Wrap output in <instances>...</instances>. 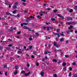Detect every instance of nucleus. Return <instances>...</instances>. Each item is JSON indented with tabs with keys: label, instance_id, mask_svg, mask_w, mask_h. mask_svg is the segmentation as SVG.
Returning a JSON list of instances; mask_svg holds the SVG:
<instances>
[{
	"label": "nucleus",
	"instance_id": "f257e3e1",
	"mask_svg": "<svg viewBox=\"0 0 77 77\" xmlns=\"http://www.w3.org/2000/svg\"><path fill=\"white\" fill-rule=\"evenodd\" d=\"M54 46H55L56 47H57V48H59V47H60L59 45L58 44H57V43L56 42H54Z\"/></svg>",
	"mask_w": 77,
	"mask_h": 77
},
{
	"label": "nucleus",
	"instance_id": "f03ea898",
	"mask_svg": "<svg viewBox=\"0 0 77 77\" xmlns=\"http://www.w3.org/2000/svg\"><path fill=\"white\" fill-rule=\"evenodd\" d=\"M32 46H28V48H27V49H26V51H30V49H31L32 48Z\"/></svg>",
	"mask_w": 77,
	"mask_h": 77
},
{
	"label": "nucleus",
	"instance_id": "7ed1b4c3",
	"mask_svg": "<svg viewBox=\"0 0 77 77\" xmlns=\"http://www.w3.org/2000/svg\"><path fill=\"white\" fill-rule=\"evenodd\" d=\"M17 12H18V11L17 10L14 11L12 12L13 14H15L16 13H17Z\"/></svg>",
	"mask_w": 77,
	"mask_h": 77
},
{
	"label": "nucleus",
	"instance_id": "20e7f679",
	"mask_svg": "<svg viewBox=\"0 0 77 77\" xmlns=\"http://www.w3.org/2000/svg\"><path fill=\"white\" fill-rule=\"evenodd\" d=\"M5 3L6 5H10V4H11V3H10L9 2L7 1H5Z\"/></svg>",
	"mask_w": 77,
	"mask_h": 77
},
{
	"label": "nucleus",
	"instance_id": "39448f33",
	"mask_svg": "<svg viewBox=\"0 0 77 77\" xmlns=\"http://www.w3.org/2000/svg\"><path fill=\"white\" fill-rule=\"evenodd\" d=\"M63 66H65L66 65V63L65 62H63L62 63Z\"/></svg>",
	"mask_w": 77,
	"mask_h": 77
},
{
	"label": "nucleus",
	"instance_id": "423d86ee",
	"mask_svg": "<svg viewBox=\"0 0 77 77\" xmlns=\"http://www.w3.org/2000/svg\"><path fill=\"white\" fill-rule=\"evenodd\" d=\"M67 20H71V21L72 20V17H69L67 18Z\"/></svg>",
	"mask_w": 77,
	"mask_h": 77
},
{
	"label": "nucleus",
	"instance_id": "0eeeda50",
	"mask_svg": "<svg viewBox=\"0 0 77 77\" xmlns=\"http://www.w3.org/2000/svg\"><path fill=\"white\" fill-rule=\"evenodd\" d=\"M40 75L41 76H43L44 75V73L42 72H41L40 73Z\"/></svg>",
	"mask_w": 77,
	"mask_h": 77
},
{
	"label": "nucleus",
	"instance_id": "6e6552de",
	"mask_svg": "<svg viewBox=\"0 0 77 77\" xmlns=\"http://www.w3.org/2000/svg\"><path fill=\"white\" fill-rule=\"evenodd\" d=\"M30 74V72H29L27 74L25 73V75L26 76H28L29 75V74Z\"/></svg>",
	"mask_w": 77,
	"mask_h": 77
},
{
	"label": "nucleus",
	"instance_id": "1a4fd4ad",
	"mask_svg": "<svg viewBox=\"0 0 77 77\" xmlns=\"http://www.w3.org/2000/svg\"><path fill=\"white\" fill-rule=\"evenodd\" d=\"M33 53L34 54H35V55H37V54H38V52H36L35 51H34L33 52Z\"/></svg>",
	"mask_w": 77,
	"mask_h": 77
},
{
	"label": "nucleus",
	"instance_id": "9d476101",
	"mask_svg": "<svg viewBox=\"0 0 77 77\" xmlns=\"http://www.w3.org/2000/svg\"><path fill=\"white\" fill-rule=\"evenodd\" d=\"M21 73L22 74H25V73H26V72L24 70H23L21 71Z\"/></svg>",
	"mask_w": 77,
	"mask_h": 77
},
{
	"label": "nucleus",
	"instance_id": "9b49d317",
	"mask_svg": "<svg viewBox=\"0 0 77 77\" xmlns=\"http://www.w3.org/2000/svg\"><path fill=\"white\" fill-rule=\"evenodd\" d=\"M73 24V22H68V24L69 25V24Z\"/></svg>",
	"mask_w": 77,
	"mask_h": 77
},
{
	"label": "nucleus",
	"instance_id": "f8f14e48",
	"mask_svg": "<svg viewBox=\"0 0 77 77\" xmlns=\"http://www.w3.org/2000/svg\"><path fill=\"white\" fill-rule=\"evenodd\" d=\"M13 8L14 9H16L17 8V5H14L13 6Z\"/></svg>",
	"mask_w": 77,
	"mask_h": 77
},
{
	"label": "nucleus",
	"instance_id": "ddd939ff",
	"mask_svg": "<svg viewBox=\"0 0 77 77\" xmlns=\"http://www.w3.org/2000/svg\"><path fill=\"white\" fill-rule=\"evenodd\" d=\"M18 73V72L16 70H15V72H14V74L16 75Z\"/></svg>",
	"mask_w": 77,
	"mask_h": 77
},
{
	"label": "nucleus",
	"instance_id": "4468645a",
	"mask_svg": "<svg viewBox=\"0 0 77 77\" xmlns=\"http://www.w3.org/2000/svg\"><path fill=\"white\" fill-rule=\"evenodd\" d=\"M72 65L73 66H75V65H76V63L75 62H73L72 63Z\"/></svg>",
	"mask_w": 77,
	"mask_h": 77
},
{
	"label": "nucleus",
	"instance_id": "2eb2a0df",
	"mask_svg": "<svg viewBox=\"0 0 77 77\" xmlns=\"http://www.w3.org/2000/svg\"><path fill=\"white\" fill-rule=\"evenodd\" d=\"M18 54H23V53L21 51H17Z\"/></svg>",
	"mask_w": 77,
	"mask_h": 77
},
{
	"label": "nucleus",
	"instance_id": "dca6fc26",
	"mask_svg": "<svg viewBox=\"0 0 77 77\" xmlns=\"http://www.w3.org/2000/svg\"><path fill=\"white\" fill-rule=\"evenodd\" d=\"M51 20L52 21H56V19L53 18H51Z\"/></svg>",
	"mask_w": 77,
	"mask_h": 77
},
{
	"label": "nucleus",
	"instance_id": "f3484780",
	"mask_svg": "<svg viewBox=\"0 0 77 77\" xmlns=\"http://www.w3.org/2000/svg\"><path fill=\"white\" fill-rule=\"evenodd\" d=\"M63 41H64V38H61L60 39V41L61 42H62Z\"/></svg>",
	"mask_w": 77,
	"mask_h": 77
},
{
	"label": "nucleus",
	"instance_id": "a211bd4d",
	"mask_svg": "<svg viewBox=\"0 0 77 77\" xmlns=\"http://www.w3.org/2000/svg\"><path fill=\"white\" fill-rule=\"evenodd\" d=\"M23 28L24 29H28V28L26 26H23Z\"/></svg>",
	"mask_w": 77,
	"mask_h": 77
},
{
	"label": "nucleus",
	"instance_id": "6ab92c4d",
	"mask_svg": "<svg viewBox=\"0 0 77 77\" xmlns=\"http://www.w3.org/2000/svg\"><path fill=\"white\" fill-rule=\"evenodd\" d=\"M45 10H48V11H50V10H51V8H48L45 9Z\"/></svg>",
	"mask_w": 77,
	"mask_h": 77
},
{
	"label": "nucleus",
	"instance_id": "aec40b11",
	"mask_svg": "<svg viewBox=\"0 0 77 77\" xmlns=\"http://www.w3.org/2000/svg\"><path fill=\"white\" fill-rule=\"evenodd\" d=\"M11 29H12V28H11L10 29H9L8 30H9V32H12V31H13V30H11Z\"/></svg>",
	"mask_w": 77,
	"mask_h": 77
},
{
	"label": "nucleus",
	"instance_id": "412c9836",
	"mask_svg": "<svg viewBox=\"0 0 77 77\" xmlns=\"http://www.w3.org/2000/svg\"><path fill=\"white\" fill-rule=\"evenodd\" d=\"M61 33L62 34L60 33V34L61 35V36H65V35L63 34V32H62Z\"/></svg>",
	"mask_w": 77,
	"mask_h": 77
},
{
	"label": "nucleus",
	"instance_id": "4be33fe9",
	"mask_svg": "<svg viewBox=\"0 0 77 77\" xmlns=\"http://www.w3.org/2000/svg\"><path fill=\"white\" fill-rule=\"evenodd\" d=\"M22 5H23V6H26V3L23 2L22 3Z\"/></svg>",
	"mask_w": 77,
	"mask_h": 77
},
{
	"label": "nucleus",
	"instance_id": "5701e85b",
	"mask_svg": "<svg viewBox=\"0 0 77 77\" xmlns=\"http://www.w3.org/2000/svg\"><path fill=\"white\" fill-rule=\"evenodd\" d=\"M18 66H15V68L16 69H18Z\"/></svg>",
	"mask_w": 77,
	"mask_h": 77
},
{
	"label": "nucleus",
	"instance_id": "b1692460",
	"mask_svg": "<svg viewBox=\"0 0 77 77\" xmlns=\"http://www.w3.org/2000/svg\"><path fill=\"white\" fill-rule=\"evenodd\" d=\"M74 9H75V10H77V6H75L74 7Z\"/></svg>",
	"mask_w": 77,
	"mask_h": 77
},
{
	"label": "nucleus",
	"instance_id": "393cba45",
	"mask_svg": "<svg viewBox=\"0 0 77 77\" xmlns=\"http://www.w3.org/2000/svg\"><path fill=\"white\" fill-rule=\"evenodd\" d=\"M50 53L49 51H48L47 52H45V54H48V53Z\"/></svg>",
	"mask_w": 77,
	"mask_h": 77
},
{
	"label": "nucleus",
	"instance_id": "a878e982",
	"mask_svg": "<svg viewBox=\"0 0 77 77\" xmlns=\"http://www.w3.org/2000/svg\"><path fill=\"white\" fill-rule=\"evenodd\" d=\"M73 27V26L70 25V27L69 29H72Z\"/></svg>",
	"mask_w": 77,
	"mask_h": 77
},
{
	"label": "nucleus",
	"instance_id": "bb28decb",
	"mask_svg": "<svg viewBox=\"0 0 77 77\" xmlns=\"http://www.w3.org/2000/svg\"><path fill=\"white\" fill-rule=\"evenodd\" d=\"M65 57H66V58H68L69 57V55H65Z\"/></svg>",
	"mask_w": 77,
	"mask_h": 77
},
{
	"label": "nucleus",
	"instance_id": "cd10ccee",
	"mask_svg": "<svg viewBox=\"0 0 77 77\" xmlns=\"http://www.w3.org/2000/svg\"><path fill=\"white\" fill-rule=\"evenodd\" d=\"M72 12V10L71 9H70L69 10V12H70V13H71V12Z\"/></svg>",
	"mask_w": 77,
	"mask_h": 77
},
{
	"label": "nucleus",
	"instance_id": "c85d7f7f",
	"mask_svg": "<svg viewBox=\"0 0 77 77\" xmlns=\"http://www.w3.org/2000/svg\"><path fill=\"white\" fill-rule=\"evenodd\" d=\"M52 61H53V62H57V60H56V59H54Z\"/></svg>",
	"mask_w": 77,
	"mask_h": 77
},
{
	"label": "nucleus",
	"instance_id": "c756f323",
	"mask_svg": "<svg viewBox=\"0 0 77 77\" xmlns=\"http://www.w3.org/2000/svg\"><path fill=\"white\" fill-rule=\"evenodd\" d=\"M32 36H30V37H30L29 38V40H30V41H32V38H31V37H32Z\"/></svg>",
	"mask_w": 77,
	"mask_h": 77
},
{
	"label": "nucleus",
	"instance_id": "7c9ffc66",
	"mask_svg": "<svg viewBox=\"0 0 77 77\" xmlns=\"http://www.w3.org/2000/svg\"><path fill=\"white\" fill-rule=\"evenodd\" d=\"M23 24H24V25H25L26 26H27V25L28 24V23H23Z\"/></svg>",
	"mask_w": 77,
	"mask_h": 77
},
{
	"label": "nucleus",
	"instance_id": "2f4dec72",
	"mask_svg": "<svg viewBox=\"0 0 77 77\" xmlns=\"http://www.w3.org/2000/svg\"><path fill=\"white\" fill-rule=\"evenodd\" d=\"M57 15L58 17H62V16L59 14H57Z\"/></svg>",
	"mask_w": 77,
	"mask_h": 77
},
{
	"label": "nucleus",
	"instance_id": "473e14b6",
	"mask_svg": "<svg viewBox=\"0 0 77 77\" xmlns=\"http://www.w3.org/2000/svg\"><path fill=\"white\" fill-rule=\"evenodd\" d=\"M60 31V29H57V32H59Z\"/></svg>",
	"mask_w": 77,
	"mask_h": 77
},
{
	"label": "nucleus",
	"instance_id": "72a5a7b5",
	"mask_svg": "<svg viewBox=\"0 0 77 77\" xmlns=\"http://www.w3.org/2000/svg\"><path fill=\"white\" fill-rule=\"evenodd\" d=\"M7 15H11V13H9V12H7Z\"/></svg>",
	"mask_w": 77,
	"mask_h": 77
},
{
	"label": "nucleus",
	"instance_id": "f704fd0d",
	"mask_svg": "<svg viewBox=\"0 0 77 77\" xmlns=\"http://www.w3.org/2000/svg\"><path fill=\"white\" fill-rule=\"evenodd\" d=\"M12 5V4H9L8 5H9V8H11V5Z\"/></svg>",
	"mask_w": 77,
	"mask_h": 77
},
{
	"label": "nucleus",
	"instance_id": "c9c22d12",
	"mask_svg": "<svg viewBox=\"0 0 77 77\" xmlns=\"http://www.w3.org/2000/svg\"><path fill=\"white\" fill-rule=\"evenodd\" d=\"M15 38H16L17 39H20V37H19V36H15Z\"/></svg>",
	"mask_w": 77,
	"mask_h": 77
},
{
	"label": "nucleus",
	"instance_id": "e433bc0d",
	"mask_svg": "<svg viewBox=\"0 0 77 77\" xmlns=\"http://www.w3.org/2000/svg\"><path fill=\"white\" fill-rule=\"evenodd\" d=\"M63 69L64 70V71H66V67H64V68H63Z\"/></svg>",
	"mask_w": 77,
	"mask_h": 77
},
{
	"label": "nucleus",
	"instance_id": "4c0bfd02",
	"mask_svg": "<svg viewBox=\"0 0 77 77\" xmlns=\"http://www.w3.org/2000/svg\"><path fill=\"white\" fill-rule=\"evenodd\" d=\"M54 35H57V37H60V36L59 35V34H55V33H54Z\"/></svg>",
	"mask_w": 77,
	"mask_h": 77
},
{
	"label": "nucleus",
	"instance_id": "58836bf2",
	"mask_svg": "<svg viewBox=\"0 0 77 77\" xmlns=\"http://www.w3.org/2000/svg\"><path fill=\"white\" fill-rule=\"evenodd\" d=\"M50 28V27H47V30H49Z\"/></svg>",
	"mask_w": 77,
	"mask_h": 77
},
{
	"label": "nucleus",
	"instance_id": "ea45409f",
	"mask_svg": "<svg viewBox=\"0 0 77 77\" xmlns=\"http://www.w3.org/2000/svg\"><path fill=\"white\" fill-rule=\"evenodd\" d=\"M54 77H57V75L56 74H55L54 75Z\"/></svg>",
	"mask_w": 77,
	"mask_h": 77
},
{
	"label": "nucleus",
	"instance_id": "a19ab883",
	"mask_svg": "<svg viewBox=\"0 0 77 77\" xmlns=\"http://www.w3.org/2000/svg\"><path fill=\"white\" fill-rule=\"evenodd\" d=\"M60 24H61V25H62L63 24V23L62 22H60Z\"/></svg>",
	"mask_w": 77,
	"mask_h": 77
},
{
	"label": "nucleus",
	"instance_id": "79ce46f5",
	"mask_svg": "<svg viewBox=\"0 0 77 77\" xmlns=\"http://www.w3.org/2000/svg\"><path fill=\"white\" fill-rule=\"evenodd\" d=\"M18 2H16L15 3V5H18Z\"/></svg>",
	"mask_w": 77,
	"mask_h": 77
},
{
	"label": "nucleus",
	"instance_id": "37998d69",
	"mask_svg": "<svg viewBox=\"0 0 77 77\" xmlns=\"http://www.w3.org/2000/svg\"><path fill=\"white\" fill-rule=\"evenodd\" d=\"M26 20H28V21H30V20H32V19H29V18H27Z\"/></svg>",
	"mask_w": 77,
	"mask_h": 77
},
{
	"label": "nucleus",
	"instance_id": "c03bdc74",
	"mask_svg": "<svg viewBox=\"0 0 77 77\" xmlns=\"http://www.w3.org/2000/svg\"><path fill=\"white\" fill-rule=\"evenodd\" d=\"M16 16H17V17H19L20 16V14H18V15H17Z\"/></svg>",
	"mask_w": 77,
	"mask_h": 77
},
{
	"label": "nucleus",
	"instance_id": "a18cd8bd",
	"mask_svg": "<svg viewBox=\"0 0 77 77\" xmlns=\"http://www.w3.org/2000/svg\"><path fill=\"white\" fill-rule=\"evenodd\" d=\"M61 19L63 20L64 19V17L63 16H61Z\"/></svg>",
	"mask_w": 77,
	"mask_h": 77
},
{
	"label": "nucleus",
	"instance_id": "49530a36",
	"mask_svg": "<svg viewBox=\"0 0 77 77\" xmlns=\"http://www.w3.org/2000/svg\"><path fill=\"white\" fill-rule=\"evenodd\" d=\"M7 68V66H6V65L4 66V68Z\"/></svg>",
	"mask_w": 77,
	"mask_h": 77
},
{
	"label": "nucleus",
	"instance_id": "de8ad7c7",
	"mask_svg": "<svg viewBox=\"0 0 77 77\" xmlns=\"http://www.w3.org/2000/svg\"><path fill=\"white\" fill-rule=\"evenodd\" d=\"M60 63H61V61H58V62H57V63H58V65H59V64H60Z\"/></svg>",
	"mask_w": 77,
	"mask_h": 77
},
{
	"label": "nucleus",
	"instance_id": "09e8293b",
	"mask_svg": "<svg viewBox=\"0 0 77 77\" xmlns=\"http://www.w3.org/2000/svg\"><path fill=\"white\" fill-rule=\"evenodd\" d=\"M66 32L68 33V34H69V31L68 30V31H66Z\"/></svg>",
	"mask_w": 77,
	"mask_h": 77
},
{
	"label": "nucleus",
	"instance_id": "8fccbe9b",
	"mask_svg": "<svg viewBox=\"0 0 77 77\" xmlns=\"http://www.w3.org/2000/svg\"><path fill=\"white\" fill-rule=\"evenodd\" d=\"M21 34V32L20 31H19L17 33L18 35H19V34Z\"/></svg>",
	"mask_w": 77,
	"mask_h": 77
},
{
	"label": "nucleus",
	"instance_id": "3c124183",
	"mask_svg": "<svg viewBox=\"0 0 77 77\" xmlns=\"http://www.w3.org/2000/svg\"><path fill=\"white\" fill-rule=\"evenodd\" d=\"M57 10H54V13H55V12H57Z\"/></svg>",
	"mask_w": 77,
	"mask_h": 77
},
{
	"label": "nucleus",
	"instance_id": "603ef678",
	"mask_svg": "<svg viewBox=\"0 0 77 77\" xmlns=\"http://www.w3.org/2000/svg\"><path fill=\"white\" fill-rule=\"evenodd\" d=\"M28 29V30H29V31H31V29H30V28H28V29Z\"/></svg>",
	"mask_w": 77,
	"mask_h": 77
},
{
	"label": "nucleus",
	"instance_id": "864d4df0",
	"mask_svg": "<svg viewBox=\"0 0 77 77\" xmlns=\"http://www.w3.org/2000/svg\"><path fill=\"white\" fill-rule=\"evenodd\" d=\"M5 75L6 76H7V72H5Z\"/></svg>",
	"mask_w": 77,
	"mask_h": 77
},
{
	"label": "nucleus",
	"instance_id": "5fc2aeb1",
	"mask_svg": "<svg viewBox=\"0 0 77 77\" xmlns=\"http://www.w3.org/2000/svg\"><path fill=\"white\" fill-rule=\"evenodd\" d=\"M71 73L70 72L69 73V76L70 77L71 76Z\"/></svg>",
	"mask_w": 77,
	"mask_h": 77
},
{
	"label": "nucleus",
	"instance_id": "6e6d98bb",
	"mask_svg": "<svg viewBox=\"0 0 77 77\" xmlns=\"http://www.w3.org/2000/svg\"><path fill=\"white\" fill-rule=\"evenodd\" d=\"M23 2H26V1L25 0H21Z\"/></svg>",
	"mask_w": 77,
	"mask_h": 77
},
{
	"label": "nucleus",
	"instance_id": "4d7b16f0",
	"mask_svg": "<svg viewBox=\"0 0 77 77\" xmlns=\"http://www.w3.org/2000/svg\"><path fill=\"white\" fill-rule=\"evenodd\" d=\"M35 35L37 36H39V34L38 33H35Z\"/></svg>",
	"mask_w": 77,
	"mask_h": 77
},
{
	"label": "nucleus",
	"instance_id": "13d9d810",
	"mask_svg": "<svg viewBox=\"0 0 77 77\" xmlns=\"http://www.w3.org/2000/svg\"><path fill=\"white\" fill-rule=\"evenodd\" d=\"M8 46V47H12V45H9Z\"/></svg>",
	"mask_w": 77,
	"mask_h": 77
},
{
	"label": "nucleus",
	"instance_id": "bf43d9fd",
	"mask_svg": "<svg viewBox=\"0 0 77 77\" xmlns=\"http://www.w3.org/2000/svg\"><path fill=\"white\" fill-rule=\"evenodd\" d=\"M3 48V47L2 46L0 47V50H2V48Z\"/></svg>",
	"mask_w": 77,
	"mask_h": 77
},
{
	"label": "nucleus",
	"instance_id": "052dcab7",
	"mask_svg": "<svg viewBox=\"0 0 77 77\" xmlns=\"http://www.w3.org/2000/svg\"><path fill=\"white\" fill-rule=\"evenodd\" d=\"M68 42H69V41L68 40H67L66 41V43H68Z\"/></svg>",
	"mask_w": 77,
	"mask_h": 77
},
{
	"label": "nucleus",
	"instance_id": "680f3d73",
	"mask_svg": "<svg viewBox=\"0 0 77 77\" xmlns=\"http://www.w3.org/2000/svg\"><path fill=\"white\" fill-rule=\"evenodd\" d=\"M70 71H71L72 70V68L71 67H70V69H69Z\"/></svg>",
	"mask_w": 77,
	"mask_h": 77
},
{
	"label": "nucleus",
	"instance_id": "e2e57ef3",
	"mask_svg": "<svg viewBox=\"0 0 77 77\" xmlns=\"http://www.w3.org/2000/svg\"><path fill=\"white\" fill-rule=\"evenodd\" d=\"M36 65L37 66H39V63H36Z\"/></svg>",
	"mask_w": 77,
	"mask_h": 77
},
{
	"label": "nucleus",
	"instance_id": "0e129e2a",
	"mask_svg": "<svg viewBox=\"0 0 77 77\" xmlns=\"http://www.w3.org/2000/svg\"><path fill=\"white\" fill-rule=\"evenodd\" d=\"M77 77V74H75V76H74V77Z\"/></svg>",
	"mask_w": 77,
	"mask_h": 77
},
{
	"label": "nucleus",
	"instance_id": "69168bd1",
	"mask_svg": "<svg viewBox=\"0 0 77 77\" xmlns=\"http://www.w3.org/2000/svg\"><path fill=\"white\" fill-rule=\"evenodd\" d=\"M70 32H73V30L72 29L70 31Z\"/></svg>",
	"mask_w": 77,
	"mask_h": 77
},
{
	"label": "nucleus",
	"instance_id": "338daca9",
	"mask_svg": "<svg viewBox=\"0 0 77 77\" xmlns=\"http://www.w3.org/2000/svg\"><path fill=\"white\" fill-rule=\"evenodd\" d=\"M33 17L32 16H31V18H32V19H33Z\"/></svg>",
	"mask_w": 77,
	"mask_h": 77
},
{
	"label": "nucleus",
	"instance_id": "774afa93",
	"mask_svg": "<svg viewBox=\"0 0 77 77\" xmlns=\"http://www.w3.org/2000/svg\"><path fill=\"white\" fill-rule=\"evenodd\" d=\"M31 57H32V58H34V56L33 55H32L31 56Z\"/></svg>",
	"mask_w": 77,
	"mask_h": 77
}]
</instances>
